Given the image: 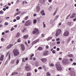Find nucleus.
<instances>
[{
    "label": "nucleus",
    "mask_w": 76,
    "mask_h": 76,
    "mask_svg": "<svg viewBox=\"0 0 76 76\" xmlns=\"http://www.w3.org/2000/svg\"><path fill=\"white\" fill-rule=\"evenodd\" d=\"M56 67L58 70H62V67L60 64V62H57L56 64Z\"/></svg>",
    "instance_id": "1"
},
{
    "label": "nucleus",
    "mask_w": 76,
    "mask_h": 76,
    "mask_svg": "<svg viewBox=\"0 0 76 76\" xmlns=\"http://www.w3.org/2000/svg\"><path fill=\"white\" fill-rule=\"evenodd\" d=\"M32 24V21L31 20H28L26 21L24 24L25 26H28Z\"/></svg>",
    "instance_id": "2"
},
{
    "label": "nucleus",
    "mask_w": 76,
    "mask_h": 76,
    "mask_svg": "<svg viewBox=\"0 0 76 76\" xmlns=\"http://www.w3.org/2000/svg\"><path fill=\"white\" fill-rule=\"evenodd\" d=\"M14 54L15 56H17L19 55V53L18 50L16 49H14L13 51Z\"/></svg>",
    "instance_id": "3"
},
{
    "label": "nucleus",
    "mask_w": 76,
    "mask_h": 76,
    "mask_svg": "<svg viewBox=\"0 0 76 76\" xmlns=\"http://www.w3.org/2000/svg\"><path fill=\"white\" fill-rule=\"evenodd\" d=\"M39 30L37 29H35L32 32V34H35V35H38L39 34Z\"/></svg>",
    "instance_id": "4"
},
{
    "label": "nucleus",
    "mask_w": 76,
    "mask_h": 76,
    "mask_svg": "<svg viewBox=\"0 0 76 76\" xmlns=\"http://www.w3.org/2000/svg\"><path fill=\"white\" fill-rule=\"evenodd\" d=\"M61 31L60 29H58V30L56 32V37H58V36H59V35H60V34H61Z\"/></svg>",
    "instance_id": "5"
},
{
    "label": "nucleus",
    "mask_w": 76,
    "mask_h": 76,
    "mask_svg": "<svg viewBox=\"0 0 76 76\" xmlns=\"http://www.w3.org/2000/svg\"><path fill=\"white\" fill-rule=\"evenodd\" d=\"M26 66L25 67L26 70V71H29V70H31V68L29 67V65L27 66L28 64H26Z\"/></svg>",
    "instance_id": "6"
},
{
    "label": "nucleus",
    "mask_w": 76,
    "mask_h": 76,
    "mask_svg": "<svg viewBox=\"0 0 76 76\" xmlns=\"http://www.w3.org/2000/svg\"><path fill=\"white\" fill-rule=\"evenodd\" d=\"M63 63H64V64H66L68 65L70 63L69 62V60H68V59H65V62H63Z\"/></svg>",
    "instance_id": "7"
},
{
    "label": "nucleus",
    "mask_w": 76,
    "mask_h": 76,
    "mask_svg": "<svg viewBox=\"0 0 76 76\" xmlns=\"http://www.w3.org/2000/svg\"><path fill=\"white\" fill-rule=\"evenodd\" d=\"M69 35V32L66 31L65 32L64 34V37H67Z\"/></svg>",
    "instance_id": "8"
},
{
    "label": "nucleus",
    "mask_w": 76,
    "mask_h": 76,
    "mask_svg": "<svg viewBox=\"0 0 76 76\" xmlns=\"http://www.w3.org/2000/svg\"><path fill=\"white\" fill-rule=\"evenodd\" d=\"M36 11L37 12H39L41 10V8L39 6H37L36 7Z\"/></svg>",
    "instance_id": "9"
},
{
    "label": "nucleus",
    "mask_w": 76,
    "mask_h": 76,
    "mask_svg": "<svg viewBox=\"0 0 76 76\" xmlns=\"http://www.w3.org/2000/svg\"><path fill=\"white\" fill-rule=\"evenodd\" d=\"M40 60L43 63H46L47 61V59L45 58H42Z\"/></svg>",
    "instance_id": "10"
},
{
    "label": "nucleus",
    "mask_w": 76,
    "mask_h": 76,
    "mask_svg": "<svg viewBox=\"0 0 76 76\" xmlns=\"http://www.w3.org/2000/svg\"><path fill=\"white\" fill-rule=\"evenodd\" d=\"M8 56L9 57V61L10 60V52H8L7 55L6 57H7Z\"/></svg>",
    "instance_id": "11"
},
{
    "label": "nucleus",
    "mask_w": 76,
    "mask_h": 76,
    "mask_svg": "<svg viewBox=\"0 0 76 76\" xmlns=\"http://www.w3.org/2000/svg\"><path fill=\"white\" fill-rule=\"evenodd\" d=\"M21 47V48L22 49V51H24L25 50V46H24V45H23V44H21L20 45Z\"/></svg>",
    "instance_id": "12"
},
{
    "label": "nucleus",
    "mask_w": 76,
    "mask_h": 76,
    "mask_svg": "<svg viewBox=\"0 0 76 76\" xmlns=\"http://www.w3.org/2000/svg\"><path fill=\"white\" fill-rule=\"evenodd\" d=\"M13 44H10L8 46H7V49H9V48H10L12 47H13Z\"/></svg>",
    "instance_id": "13"
},
{
    "label": "nucleus",
    "mask_w": 76,
    "mask_h": 76,
    "mask_svg": "<svg viewBox=\"0 0 76 76\" xmlns=\"http://www.w3.org/2000/svg\"><path fill=\"white\" fill-rule=\"evenodd\" d=\"M48 55V52L47 51H45L43 53V55L44 56H46Z\"/></svg>",
    "instance_id": "14"
},
{
    "label": "nucleus",
    "mask_w": 76,
    "mask_h": 76,
    "mask_svg": "<svg viewBox=\"0 0 76 76\" xmlns=\"http://www.w3.org/2000/svg\"><path fill=\"white\" fill-rule=\"evenodd\" d=\"M4 59V55H2L1 56V57L0 58V61H3Z\"/></svg>",
    "instance_id": "15"
},
{
    "label": "nucleus",
    "mask_w": 76,
    "mask_h": 76,
    "mask_svg": "<svg viewBox=\"0 0 76 76\" xmlns=\"http://www.w3.org/2000/svg\"><path fill=\"white\" fill-rule=\"evenodd\" d=\"M41 14L42 15H43V16H45V12H44V10H42V11H41Z\"/></svg>",
    "instance_id": "16"
},
{
    "label": "nucleus",
    "mask_w": 76,
    "mask_h": 76,
    "mask_svg": "<svg viewBox=\"0 0 76 76\" xmlns=\"http://www.w3.org/2000/svg\"><path fill=\"white\" fill-rule=\"evenodd\" d=\"M21 13V11H19L18 12H17L14 15V16H16L18 15H19L20 13Z\"/></svg>",
    "instance_id": "17"
},
{
    "label": "nucleus",
    "mask_w": 76,
    "mask_h": 76,
    "mask_svg": "<svg viewBox=\"0 0 76 76\" xmlns=\"http://www.w3.org/2000/svg\"><path fill=\"white\" fill-rule=\"evenodd\" d=\"M75 16H76V14L74 13L72 16L70 17V18H75Z\"/></svg>",
    "instance_id": "18"
},
{
    "label": "nucleus",
    "mask_w": 76,
    "mask_h": 76,
    "mask_svg": "<svg viewBox=\"0 0 76 76\" xmlns=\"http://www.w3.org/2000/svg\"><path fill=\"white\" fill-rule=\"evenodd\" d=\"M38 41H39V39H37V40L33 42V44H35L36 43H37V42H38Z\"/></svg>",
    "instance_id": "19"
},
{
    "label": "nucleus",
    "mask_w": 76,
    "mask_h": 76,
    "mask_svg": "<svg viewBox=\"0 0 76 76\" xmlns=\"http://www.w3.org/2000/svg\"><path fill=\"white\" fill-rule=\"evenodd\" d=\"M15 60H12L10 62L11 64H14L15 63Z\"/></svg>",
    "instance_id": "20"
},
{
    "label": "nucleus",
    "mask_w": 76,
    "mask_h": 76,
    "mask_svg": "<svg viewBox=\"0 0 76 76\" xmlns=\"http://www.w3.org/2000/svg\"><path fill=\"white\" fill-rule=\"evenodd\" d=\"M28 38V35H25L23 37V38L24 39H27V38Z\"/></svg>",
    "instance_id": "21"
},
{
    "label": "nucleus",
    "mask_w": 76,
    "mask_h": 76,
    "mask_svg": "<svg viewBox=\"0 0 76 76\" xmlns=\"http://www.w3.org/2000/svg\"><path fill=\"white\" fill-rule=\"evenodd\" d=\"M26 30V28H23V29H21V31L22 32H23L24 31H25Z\"/></svg>",
    "instance_id": "22"
},
{
    "label": "nucleus",
    "mask_w": 76,
    "mask_h": 76,
    "mask_svg": "<svg viewBox=\"0 0 76 76\" xmlns=\"http://www.w3.org/2000/svg\"><path fill=\"white\" fill-rule=\"evenodd\" d=\"M37 22V20L36 19H35L33 20V23L34 24H35V23H36Z\"/></svg>",
    "instance_id": "23"
},
{
    "label": "nucleus",
    "mask_w": 76,
    "mask_h": 76,
    "mask_svg": "<svg viewBox=\"0 0 76 76\" xmlns=\"http://www.w3.org/2000/svg\"><path fill=\"white\" fill-rule=\"evenodd\" d=\"M68 57H71V58H72L73 57V55L72 54H70L68 55Z\"/></svg>",
    "instance_id": "24"
},
{
    "label": "nucleus",
    "mask_w": 76,
    "mask_h": 76,
    "mask_svg": "<svg viewBox=\"0 0 76 76\" xmlns=\"http://www.w3.org/2000/svg\"><path fill=\"white\" fill-rule=\"evenodd\" d=\"M18 72H14L13 73H12L11 74V75H18Z\"/></svg>",
    "instance_id": "25"
},
{
    "label": "nucleus",
    "mask_w": 76,
    "mask_h": 76,
    "mask_svg": "<svg viewBox=\"0 0 76 76\" xmlns=\"http://www.w3.org/2000/svg\"><path fill=\"white\" fill-rule=\"evenodd\" d=\"M46 75L47 76H50L51 74L49 72H48L46 73Z\"/></svg>",
    "instance_id": "26"
},
{
    "label": "nucleus",
    "mask_w": 76,
    "mask_h": 76,
    "mask_svg": "<svg viewBox=\"0 0 76 76\" xmlns=\"http://www.w3.org/2000/svg\"><path fill=\"white\" fill-rule=\"evenodd\" d=\"M71 39H72V37H69L68 39V42H70V41L71 40Z\"/></svg>",
    "instance_id": "27"
},
{
    "label": "nucleus",
    "mask_w": 76,
    "mask_h": 76,
    "mask_svg": "<svg viewBox=\"0 0 76 76\" xmlns=\"http://www.w3.org/2000/svg\"><path fill=\"white\" fill-rule=\"evenodd\" d=\"M37 50H42V48L41 47H39L37 49Z\"/></svg>",
    "instance_id": "28"
},
{
    "label": "nucleus",
    "mask_w": 76,
    "mask_h": 76,
    "mask_svg": "<svg viewBox=\"0 0 76 76\" xmlns=\"http://www.w3.org/2000/svg\"><path fill=\"white\" fill-rule=\"evenodd\" d=\"M52 39V37H50L47 39V40L49 41V40H50V39Z\"/></svg>",
    "instance_id": "29"
},
{
    "label": "nucleus",
    "mask_w": 76,
    "mask_h": 76,
    "mask_svg": "<svg viewBox=\"0 0 76 76\" xmlns=\"http://www.w3.org/2000/svg\"><path fill=\"white\" fill-rule=\"evenodd\" d=\"M20 17H19V16H18L16 17V19H17V20H19L20 19Z\"/></svg>",
    "instance_id": "30"
},
{
    "label": "nucleus",
    "mask_w": 76,
    "mask_h": 76,
    "mask_svg": "<svg viewBox=\"0 0 76 76\" xmlns=\"http://www.w3.org/2000/svg\"><path fill=\"white\" fill-rule=\"evenodd\" d=\"M72 24V22H68L67 23V24L69 26H71V24Z\"/></svg>",
    "instance_id": "31"
},
{
    "label": "nucleus",
    "mask_w": 76,
    "mask_h": 76,
    "mask_svg": "<svg viewBox=\"0 0 76 76\" xmlns=\"http://www.w3.org/2000/svg\"><path fill=\"white\" fill-rule=\"evenodd\" d=\"M43 28H45V27L46 26V25H45V22H43Z\"/></svg>",
    "instance_id": "32"
},
{
    "label": "nucleus",
    "mask_w": 76,
    "mask_h": 76,
    "mask_svg": "<svg viewBox=\"0 0 76 76\" xmlns=\"http://www.w3.org/2000/svg\"><path fill=\"white\" fill-rule=\"evenodd\" d=\"M19 60L18 59L16 62V64H19Z\"/></svg>",
    "instance_id": "33"
},
{
    "label": "nucleus",
    "mask_w": 76,
    "mask_h": 76,
    "mask_svg": "<svg viewBox=\"0 0 76 76\" xmlns=\"http://www.w3.org/2000/svg\"><path fill=\"white\" fill-rule=\"evenodd\" d=\"M3 13H4V12H3L2 10L0 11V14H3Z\"/></svg>",
    "instance_id": "34"
},
{
    "label": "nucleus",
    "mask_w": 76,
    "mask_h": 76,
    "mask_svg": "<svg viewBox=\"0 0 76 76\" xmlns=\"http://www.w3.org/2000/svg\"><path fill=\"white\" fill-rule=\"evenodd\" d=\"M50 66H52V67H53L54 66V64L53 63H51L50 64Z\"/></svg>",
    "instance_id": "35"
},
{
    "label": "nucleus",
    "mask_w": 76,
    "mask_h": 76,
    "mask_svg": "<svg viewBox=\"0 0 76 76\" xmlns=\"http://www.w3.org/2000/svg\"><path fill=\"white\" fill-rule=\"evenodd\" d=\"M31 74L30 73H28L27 74V76H31Z\"/></svg>",
    "instance_id": "36"
},
{
    "label": "nucleus",
    "mask_w": 76,
    "mask_h": 76,
    "mask_svg": "<svg viewBox=\"0 0 76 76\" xmlns=\"http://www.w3.org/2000/svg\"><path fill=\"white\" fill-rule=\"evenodd\" d=\"M20 38H19V39H18L17 42H21V41H20Z\"/></svg>",
    "instance_id": "37"
},
{
    "label": "nucleus",
    "mask_w": 76,
    "mask_h": 76,
    "mask_svg": "<svg viewBox=\"0 0 76 76\" xmlns=\"http://www.w3.org/2000/svg\"><path fill=\"white\" fill-rule=\"evenodd\" d=\"M42 68L43 69H46V66H45V65H43L42 66Z\"/></svg>",
    "instance_id": "38"
},
{
    "label": "nucleus",
    "mask_w": 76,
    "mask_h": 76,
    "mask_svg": "<svg viewBox=\"0 0 76 76\" xmlns=\"http://www.w3.org/2000/svg\"><path fill=\"white\" fill-rule=\"evenodd\" d=\"M28 19V17L26 16L24 18V20H27V19Z\"/></svg>",
    "instance_id": "39"
},
{
    "label": "nucleus",
    "mask_w": 76,
    "mask_h": 76,
    "mask_svg": "<svg viewBox=\"0 0 76 76\" xmlns=\"http://www.w3.org/2000/svg\"><path fill=\"white\" fill-rule=\"evenodd\" d=\"M57 10L56 9V10L55 11V12H54V14H53V15H56V14L57 13Z\"/></svg>",
    "instance_id": "40"
},
{
    "label": "nucleus",
    "mask_w": 76,
    "mask_h": 76,
    "mask_svg": "<svg viewBox=\"0 0 76 76\" xmlns=\"http://www.w3.org/2000/svg\"><path fill=\"white\" fill-rule=\"evenodd\" d=\"M25 58H24L22 59L23 62H25Z\"/></svg>",
    "instance_id": "41"
},
{
    "label": "nucleus",
    "mask_w": 76,
    "mask_h": 76,
    "mask_svg": "<svg viewBox=\"0 0 76 76\" xmlns=\"http://www.w3.org/2000/svg\"><path fill=\"white\" fill-rule=\"evenodd\" d=\"M1 41L2 42H4V38H1Z\"/></svg>",
    "instance_id": "42"
},
{
    "label": "nucleus",
    "mask_w": 76,
    "mask_h": 76,
    "mask_svg": "<svg viewBox=\"0 0 76 76\" xmlns=\"http://www.w3.org/2000/svg\"><path fill=\"white\" fill-rule=\"evenodd\" d=\"M19 35H20V34L19 33H18L17 36V37H19Z\"/></svg>",
    "instance_id": "43"
},
{
    "label": "nucleus",
    "mask_w": 76,
    "mask_h": 76,
    "mask_svg": "<svg viewBox=\"0 0 76 76\" xmlns=\"http://www.w3.org/2000/svg\"><path fill=\"white\" fill-rule=\"evenodd\" d=\"M72 76H76V73H74L72 75Z\"/></svg>",
    "instance_id": "44"
},
{
    "label": "nucleus",
    "mask_w": 76,
    "mask_h": 76,
    "mask_svg": "<svg viewBox=\"0 0 76 76\" xmlns=\"http://www.w3.org/2000/svg\"><path fill=\"white\" fill-rule=\"evenodd\" d=\"M5 25H8L9 23L7 22H6L5 23Z\"/></svg>",
    "instance_id": "45"
},
{
    "label": "nucleus",
    "mask_w": 76,
    "mask_h": 76,
    "mask_svg": "<svg viewBox=\"0 0 76 76\" xmlns=\"http://www.w3.org/2000/svg\"><path fill=\"white\" fill-rule=\"evenodd\" d=\"M52 53H53V54H55V53H56V50H53L52 51Z\"/></svg>",
    "instance_id": "46"
},
{
    "label": "nucleus",
    "mask_w": 76,
    "mask_h": 76,
    "mask_svg": "<svg viewBox=\"0 0 76 76\" xmlns=\"http://www.w3.org/2000/svg\"><path fill=\"white\" fill-rule=\"evenodd\" d=\"M58 15L56 16V17H55V18H54V19H55V20H56V19H57V18H58Z\"/></svg>",
    "instance_id": "47"
},
{
    "label": "nucleus",
    "mask_w": 76,
    "mask_h": 76,
    "mask_svg": "<svg viewBox=\"0 0 76 76\" xmlns=\"http://www.w3.org/2000/svg\"><path fill=\"white\" fill-rule=\"evenodd\" d=\"M56 41H60V38H58L57 39H56Z\"/></svg>",
    "instance_id": "48"
},
{
    "label": "nucleus",
    "mask_w": 76,
    "mask_h": 76,
    "mask_svg": "<svg viewBox=\"0 0 76 76\" xmlns=\"http://www.w3.org/2000/svg\"><path fill=\"white\" fill-rule=\"evenodd\" d=\"M2 22H3V20H2V19H0V23H1Z\"/></svg>",
    "instance_id": "49"
},
{
    "label": "nucleus",
    "mask_w": 76,
    "mask_h": 76,
    "mask_svg": "<svg viewBox=\"0 0 76 76\" xmlns=\"http://www.w3.org/2000/svg\"><path fill=\"white\" fill-rule=\"evenodd\" d=\"M60 54H62V52H60L59 53L58 55H60Z\"/></svg>",
    "instance_id": "50"
},
{
    "label": "nucleus",
    "mask_w": 76,
    "mask_h": 76,
    "mask_svg": "<svg viewBox=\"0 0 76 76\" xmlns=\"http://www.w3.org/2000/svg\"><path fill=\"white\" fill-rule=\"evenodd\" d=\"M53 0H48V1L49 3H51L52 2Z\"/></svg>",
    "instance_id": "51"
},
{
    "label": "nucleus",
    "mask_w": 76,
    "mask_h": 76,
    "mask_svg": "<svg viewBox=\"0 0 76 76\" xmlns=\"http://www.w3.org/2000/svg\"><path fill=\"white\" fill-rule=\"evenodd\" d=\"M20 2V0H17V3H19Z\"/></svg>",
    "instance_id": "52"
},
{
    "label": "nucleus",
    "mask_w": 76,
    "mask_h": 76,
    "mask_svg": "<svg viewBox=\"0 0 76 76\" xmlns=\"http://www.w3.org/2000/svg\"><path fill=\"white\" fill-rule=\"evenodd\" d=\"M59 60H60V61H61V60H62V58H58Z\"/></svg>",
    "instance_id": "53"
},
{
    "label": "nucleus",
    "mask_w": 76,
    "mask_h": 76,
    "mask_svg": "<svg viewBox=\"0 0 76 76\" xmlns=\"http://www.w3.org/2000/svg\"><path fill=\"white\" fill-rule=\"evenodd\" d=\"M33 59L34 61H35L37 60V59L35 58H34Z\"/></svg>",
    "instance_id": "54"
},
{
    "label": "nucleus",
    "mask_w": 76,
    "mask_h": 76,
    "mask_svg": "<svg viewBox=\"0 0 76 76\" xmlns=\"http://www.w3.org/2000/svg\"><path fill=\"white\" fill-rule=\"evenodd\" d=\"M37 71H38V70H37V69H35L34 70V71L36 73H37Z\"/></svg>",
    "instance_id": "55"
},
{
    "label": "nucleus",
    "mask_w": 76,
    "mask_h": 76,
    "mask_svg": "<svg viewBox=\"0 0 76 76\" xmlns=\"http://www.w3.org/2000/svg\"><path fill=\"white\" fill-rule=\"evenodd\" d=\"M60 42H56V44H60Z\"/></svg>",
    "instance_id": "56"
},
{
    "label": "nucleus",
    "mask_w": 76,
    "mask_h": 76,
    "mask_svg": "<svg viewBox=\"0 0 76 76\" xmlns=\"http://www.w3.org/2000/svg\"><path fill=\"white\" fill-rule=\"evenodd\" d=\"M57 51H59V50H60V48H57Z\"/></svg>",
    "instance_id": "57"
},
{
    "label": "nucleus",
    "mask_w": 76,
    "mask_h": 76,
    "mask_svg": "<svg viewBox=\"0 0 76 76\" xmlns=\"http://www.w3.org/2000/svg\"><path fill=\"white\" fill-rule=\"evenodd\" d=\"M13 30H14V28H12L11 29V31H13Z\"/></svg>",
    "instance_id": "58"
},
{
    "label": "nucleus",
    "mask_w": 76,
    "mask_h": 76,
    "mask_svg": "<svg viewBox=\"0 0 76 76\" xmlns=\"http://www.w3.org/2000/svg\"><path fill=\"white\" fill-rule=\"evenodd\" d=\"M69 60L70 61H73V59L72 58H70Z\"/></svg>",
    "instance_id": "59"
},
{
    "label": "nucleus",
    "mask_w": 76,
    "mask_h": 76,
    "mask_svg": "<svg viewBox=\"0 0 76 76\" xmlns=\"http://www.w3.org/2000/svg\"><path fill=\"white\" fill-rule=\"evenodd\" d=\"M38 69H39V70L40 69H42V67L40 66L38 68Z\"/></svg>",
    "instance_id": "60"
},
{
    "label": "nucleus",
    "mask_w": 76,
    "mask_h": 76,
    "mask_svg": "<svg viewBox=\"0 0 76 76\" xmlns=\"http://www.w3.org/2000/svg\"><path fill=\"white\" fill-rule=\"evenodd\" d=\"M49 47H48V46H46V49H48V48Z\"/></svg>",
    "instance_id": "61"
},
{
    "label": "nucleus",
    "mask_w": 76,
    "mask_h": 76,
    "mask_svg": "<svg viewBox=\"0 0 76 76\" xmlns=\"http://www.w3.org/2000/svg\"><path fill=\"white\" fill-rule=\"evenodd\" d=\"M73 64H74V66H76V63L75 62H74L73 63Z\"/></svg>",
    "instance_id": "62"
},
{
    "label": "nucleus",
    "mask_w": 76,
    "mask_h": 76,
    "mask_svg": "<svg viewBox=\"0 0 76 76\" xmlns=\"http://www.w3.org/2000/svg\"><path fill=\"white\" fill-rule=\"evenodd\" d=\"M3 10H4V11H5L6 10V9L5 8H3Z\"/></svg>",
    "instance_id": "63"
},
{
    "label": "nucleus",
    "mask_w": 76,
    "mask_h": 76,
    "mask_svg": "<svg viewBox=\"0 0 76 76\" xmlns=\"http://www.w3.org/2000/svg\"><path fill=\"white\" fill-rule=\"evenodd\" d=\"M42 37H44V34H42Z\"/></svg>",
    "instance_id": "64"
}]
</instances>
